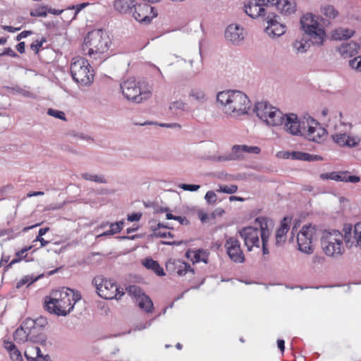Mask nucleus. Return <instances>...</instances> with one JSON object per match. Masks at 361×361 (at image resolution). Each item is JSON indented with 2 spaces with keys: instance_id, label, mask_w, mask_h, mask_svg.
Returning <instances> with one entry per match:
<instances>
[{
  "instance_id": "1",
  "label": "nucleus",
  "mask_w": 361,
  "mask_h": 361,
  "mask_svg": "<svg viewBox=\"0 0 361 361\" xmlns=\"http://www.w3.org/2000/svg\"><path fill=\"white\" fill-rule=\"evenodd\" d=\"M281 124L286 133L290 135H326L328 131L324 124L319 123L309 114L299 116L295 113H283Z\"/></svg>"
},
{
  "instance_id": "2",
  "label": "nucleus",
  "mask_w": 361,
  "mask_h": 361,
  "mask_svg": "<svg viewBox=\"0 0 361 361\" xmlns=\"http://www.w3.org/2000/svg\"><path fill=\"white\" fill-rule=\"evenodd\" d=\"M216 105L225 114L234 118L247 114L251 107L248 97L241 91L233 90L218 92Z\"/></svg>"
},
{
  "instance_id": "3",
  "label": "nucleus",
  "mask_w": 361,
  "mask_h": 361,
  "mask_svg": "<svg viewBox=\"0 0 361 361\" xmlns=\"http://www.w3.org/2000/svg\"><path fill=\"white\" fill-rule=\"evenodd\" d=\"M81 298V294L78 290L68 288L53 290L49 296L44 298V308L51 314L66 316Z\"/></svg>"
},
{
  "instance_id": "4",
  "label": "nucleus",
  "mask_w": 361,
  "mask_h": 361,
  "mask_svg": "<svg viewBox=\"0 0 361 361\" xmlns=\"http://www.w3.org/2000/svg\"><path fill=\"white\" fill-rule=\"evenodd\" d=\"M255 225L259 227V231L257 228L247 226L239 231L240 235L243 239L247 250L251 251L253 247H259L260 235L263 254L267 255L269 254L267 243L271 234L269 226L272 225V221L265 216H259L255 219Z\"/></svg>"
},
{
  "instance_id": "5",
  "label": "nucleus",
  "mask_w": 361,
  "mask_h": 361,
  "mask_svg": "<svg viewBox=\"0 0 361 361\" xmlns=\"http://www.w3.org/2000/svg\"><path fill=\"white\" fill-rule=\"evenodd\" d=\"M110 39L102 30H96L90 32L85 38L82 47L83 51L87 54H103L109 49Z\"/></svg>"
},
{
  "instance_id": "6",
  "label": "nucleus",
  "mask_w": 361,
  "mask_h": 361,
  "mask_svg": "<svg viewBox=\"0 0 361 361\" xmlns=\"http://www.w3.org/2000/svg\"><path fill=\"white\" fill-rule=\"evenodd\" d=\"M300 25L301 29L307 34V37H310L312 44L317 46L323 44L326 32L312 13L305 14L300 18Z\"/></svg>"
},
{
  "instance_id": "7",
  "label": "nucleus",
  "mask_w": 361,
  "mask_h": 361,
  "mask_svg": "<svg viewBox=\"0 0 361 361\" xmlns=\"http://www.w3.org/2000/svg\"><path fill=\"white\" fill-rule=\"evenodd\" d=\"M92 285L97 290L98 295L106 300L120 299L124 292L113 280L99 275L92 279Z\"/></svg>"
},
{
  "instance_id": "8",
  "label": "nucleus",
  "mask_w": 361,
  "mask_h": 361,
  "mask_svg": "<svg viewBox=\"0 0 361 361\" xmlns=\"http://www.w3.org/2000/svg\"><path fill=\"white\" fill-rule=\"evenodd\" d=\"M73 79L82 85H90L94 79V71L88 61L82 57L74 59L70 67Z\"/></svg>"
},
{
  "instance_id": "9",
  "label": "nucleus",
  "mask_w": 361,
  "mask_h": 361,
  "mask_svg": "<svg viewBox=\"0 0 361 361\" xmlns=\"http://www.w3.org/2000/svg\"><path fill=\"white\" fill-rule=\"evenodd\" d=\"M123 96L128 99L137 104L141 103L143 100L147 99L150 95L149 90H144L140 81L134 78H130L120 85Z\"/></svg>"
},
{
  "instance_id": "10",
  "label": "nucleus",
  "mask_w": 361,
  "mask_h": 361,
  "mask_svg": "<svg viewBox=\"0 0 361 361\" xmlns=\"http://www.w3.org/2000/svg\"><path fill=\"white\" fill-rule=\"evenodd\" d=\"M254 111L257 116L271 126H281L283 112L271 106L267 102H260L255 104Z\"/></svg>"
},
{
  "instance_id": "11",
  "label": "nucleus",
  "mask_w": 361,
  "mask_h": 361,
  "mask_svg": "<svg viewBox=\"0 0 361 361\" xmlns=\"http://www.w3.org/2000/svg\"><path fill=\"white\" fill-rule=\"evenodd\" d=\"M343 239H345V235L343 236L338 231L334 230L324 233L321 240L324 253L331 257L341 255L344 250Z\"/></svg>"
},
{
  "instance_id": "12",
  "label": "nucleus",
  "mask_w": 361,
  "mask_h": 361,
  "mask_svg": "<svg viewBox=\"0 0 361 361\" xmlns=\"http://www.w3.org/2000/svg\"><path fill=\"white\" fill-rule=\"evenodd\" d=\"M317 237V229L311 225H305L297 235L298 248L302 252H313V242Z\"/></svg>"
},
{
  "instance_id": "13",
  "label": "nucleus",
  "mask_w": 361,
  "mask_h": 361,
  "mask_svg": "<svg viewBox=\"0 0 361 361\" xmlns=\"http://www.w3.org/2000/svg\"><path fill=\"white\" fill-rule=\"evenodd\" d=\"M157 10L155 7L146 3L135 4L133 12V18L144 24L151 23L152 18L157 17Z\"/></svg>"
},
{
  "instance_id": "14",
  "label": "nucleus",
  "mask_w": 361,
  "mask_h": 361,
  "mask_svg": "<svg viewBox=\"0 0 361 361\" xmlns=\"http://www.w3.org/2000/svg\"><path fill=\"white\" fill-rule=\"evenodd\" d=\"M35 322L30 318L26 319L13 334L14 341L18 343H24L28 341H35L32 336L34 332Z\"/></svg>"
},
{
  "instance_id": "15",
  "label": "nucleus",
  "mask_w": 361,
  "mask_h": 361,
  "mask_svg": "<svg viewBox=\"0 0 361 361\" xmlns=\"http://www.w3.org/2000/svg\"><path fill=\"white\" fill-rule=\"evenodd\" d=\"M224 247L229 258L235 263H243L245 262V255L241 249L240 241L235 237H228L226 238Z\"/></svg>"
},
{
  "instance_id": "16",
  "label": "nucleus",
  "mask_w": 361,
  "mask_h": 361,
  "mask_svg": "<svg viewBox=\"0 0 361 361\" xmlns=\"http://www.w3.org/2000/svg\"><path fill=\"white\" fill-rule=\"evenodd\" d=\"M343 231L347 246L355 243V245L361 248V221L355 224L353 229L350 225L345 226Z\"/></svg>"
},
{
  "instance_id": "17",
  "label": "nucleus",
  "mask_w": 361,
  "mask_h": 361,
  "mask_svg": "<svg viewBox=\"0 0 361 361\" xmlns=\"http://www.w3.org/2000/svg\"><path fill=\"white\" fill-rule=\"evenodd\" d=\"M225 37L233 44H240L245 38L243 27L238 24H230L225 31Z\"/></svg>"
},
{
  "instance_id": "18",
  "label": "nucleus",
  "mask_w": 361,
  "mask_h": 361,
  "mask_svg": "<svg viewBox=\"0 0 361 361\" xmlns=\"http://www.w3.org/2000/svg\"><path fill=\"white\" fill-rule=\"evenodd\" d=\"M279 16L271 14L267 17L268 26L267 27V32L269 35L279 37L286 32V25L281 23Z\"/></svg>"
},
{
  "instance_id": "19",
  "label": "nucleus",
  "mask_w": 361,
  "mask_h": 361,
  "mask_svg": "<svg viewBox=\"0 0 361 361\" xmlns=\"http://www.w3.org/2000/svg\"><path fill=\"white\" fill-rule=\"evenodd\" d=\"M245 13L252 18L264 17L266 15L265 8L262 7L256 1L250 0L244 5Z\"/></svg>"
},
{
  "instance_id": "20",
  "label": "nucleus",
  "mask_w": 361,
  "mask_h": 361,
  "mask_svg": "<svg viewBox=\"0 0 361 361\" xmlns=\"http://www.w3.org/2000/svg\"><path fill=\"white\" fill-rule=\"evenodd\" d=\"M290 222L291 219L288 216H285L281 221L280 226L276 232L275 238L276 245H281L286 242V234L289 231Z\"/></svg>"
},
{
  "instance_id": "21",
  "label": "nucleus",
  "mask_w": 361,
  "mask_h": 361,
  "mask_svg": "<svg viewBox=\"0 0 361 361\" xmlns=\"http://www.w3.org/2000/svg\"><path fill=\"white\" fill-rule=\"evenodd\" d=\"M261 152L259 147L257 146H247L245 145H234L232 147V159H243V152L250 154H258Z\"/></svg>"
},
{
  "instance_id": "22",
  "label": "nucleus",
  "mask_w": 361,
  "mask_h": 361,
  "mask_svg": "<svg viewBox=\"0 0 361 361\" xmlns=\"http://www.w3.org/2000/svg\"><path fill=\"white\" fill-rule=\"evenodd\" d=\"M135 6L134 0H116L114 3L115 10L123 14L132 12Z\"/></svg>"
},
{
  "instance_id": "23",
  "label": "nucleus",
  "mask_w": 361,
  "mask_h": 361,
  "mask_svg": "<svg viewBox=\"0 0 361 361\" xmlns=\"http://www.w3.org/2000/svg\"><path fill=\"white\" fill-rule=\"evenodd\" d=\"M359 45L351 42L349 43H343L338 48L339 53L344 57L353 56L357 54Z\"/></svg>"
},
{
  "instance_id": "24",
  "label": "nucleus",
  "mask_w": 361,
  "mask_h": 361,
  "mask_svg": "<svg viewBox=\"0 0 361 361\" xmlns=\"http://www.w3.org/2000/svg\"><path fill=\"white\" fill-rule=\"evenodd\" d=\"M4 346L8 352L9 356L13 361H23L20 351L13 342L4 341Z\"/></svg>"
},
{
  "instance_id": "25",
  "label": "nucleus",
  "mask_w": 361,
  "mask_h": 361,
  "mask_svg": "<svg viewBox=\"0 0 361 361\" xmlns=\"http://www.w3.org/2000/svg\"><path fill=\"white\" fill-rule=\"evenodd\" d=\"M142 264L145 268L152 270L158 276H161L165 275L164 269L160 267L159 264L151 258L145 259L142 262Z\"/></svg>"
},
{
  "instance_id": "26",
  "label": "nucleus",
  "mask_w": 361,
  "mask_h": 361,
  "mask_svg": "<svg viewBox=\"0 0 361 361\" xmlns=\"http://www.w3.org/2000/svg\"><path fill=\"white\" fill-rule=\"evenodd\" d=\"M335 142L341 146L355 147L360 142V137H332Z\"/></svg>"
},
{
  "instance_id": "27",
  "label": "nucleus",
  "mask_w": 361,
  "mask_h": 361,
  "mask_svg": "<svg viewBox=\"0 0 361 361\" xmlns=\"http://www.w3.org/2000/svg\"><path fill=\"white\" fill-rule=\"evenodd\" d=\"M174 271L180 276H185L187 273L191 272L194 274V270L190 265L185 262L177 260L173 262Z\"/></svg>"
},
{
  "instance_id": "28",
  "label": "nucleus",
  "mask_w": 361,
  "mask_h": 361,
  "mask_svg": "<svg viewBox=\"0 0 361 361\" xmlns=\"http://www.w3.org/2000/svg\"><path fill=\"white\" fill-rule=\"evenodd\" d=\"M281 12L286 15L293 13L296 10L295 3L288 0H280L276 4Z\"/></svg>"
},
{
  "instance_id": "29",
  "label": "nucleus",
  "mask_w": 361,
  "mask_h": 361,
  "mask_svg": "<svg viewBox=\"0 0 361 361\" xmlns=\"http://www.w3.org/2000/svg\"><path fill=\"white\" fill-rule=\"evenodd\" d=\"M354 33L353 30L340 27L334 31L332 37L336 40H345L350 38Z\"/></svg>"
},
{
  "instance_id": "30",
  "label": "nucleus",
  "mask_w": 361,
  "mask_h": 361,
  "mask_svg": "<svg viewBox=\"0 0 361 361\" xmlns=\"http://www.w3.org/2000/svg\"><path fill=\"white\" fill-rule=\"evenodd\" d=\"M189 97L191 100L196 102L198 104H203L208 100L204 91L200 89H193L189 94Z\"/></svg>"
},
{
  "instance_id": "31",
  "label": "nucleus",
  "mask_w": 361,
  "mask_h": 361,
  "mask_svg": "<svg viewBox=\"0 0 361 361\" xmlns=\"http://www.w3.org/2000/svg\"><path fill=\"white\" fill-rule=\"evenodd\" d=\"M41 354L40 348L37 346H28L24 352L27 361H37Z\"/></svg>"
},
{
  "instance_id": "32",
  "label": "nucleus",
  "mask_w": 361,
  "mask_h": 361,
  "mask_svg": "<svg viewBox=\"0 0 361 361\" xmlns=\"http://www.w3.org/2000/svg\"><path fill=\"white\" fill-rule=\"evenodd\" d=\"M138 306L147 312H152L153 310V302L150 298L145 294L137 300Z\"/></svg>"
},
{
  "instance_id": "33",
  "label": "nucleus",
  "mask_w": 361,
  "mask_h": 361,
  "mask_svg": "<svg viewBox=\"0 0 361 361\" xmlns=\"http://www.w3.org/2000/svg\"><path fill=\"white\" fill-rule=\"evenodd\" d=\"M310 43L312 44L310 37H308V38H303L301 40L296 39L293 42V47L298 53H305L310 48Z\"/></svg>"
},
{
  "instance_id": "34",
  "label": "nucleus",
  "mask_w": 361,
  "mask_h": 361,
  "mask_svg": "<svg viewBox=\"0 0 361 361\" xmlns=\"http://www.w3.org/2000/svg\"><path fill=\"white\" fill-rule=\"evenodd\" d=\"M348 171H339L337 173L336 181L358 183L360 178L357 176H350Z\"/></svg>"
},
{
  "instance_id": "35",
  "label": "nucleus",
  "mask_w": 361,
  "mask_h": 361,
  "mask_svg": "<svg viewBox=\"0 0 361 361\" xmlns=\"http://www.w3.org/2000/svg\"><path fill=\"white\" fill-rule=\"evenodd\" d=\"M321 13L328 19H334L338 14L337 10L331 5H324L321 7Z\"/></svg>"
},
{
  "instance_id": "36",
  "label": "nucleus",
  "mask_w": 361,
  "mask_h": 361,
  "mask_svg": "<svg viewBox=\"0 0 361 361\" xmlns=\"http://www.w3.org/2000/svg\"><path fill=\"white\" fill-rule=\"evenodd\" d=\"M208 255L209 254L207 252L202 250H197L193 252L192 261L193 263H197L200 262L207 263L208 259Z\"/></svg>"
},
{
  "instance_id": "37",
  "label": "nucleus",
  "mask_w": 361,
  "mask_h": 361,
  "mask_svg": "<svg viewBox=\"0 0 361 361\" xmlns=\"http://www.w3.org/2000/svg\"><path fill=\"white\" fill-rule=\"evenodd\" d=\"M47 6L42 5L30 11V15L32 17H46Z\"/></svg>"
},
{
  "instance_id": "38",
  "label": "nucleus",
  "mask_w": 361,
  "mask_h": 361,
  "mask_svg": "<svg viewBox=\"0 0 361 361\" xmlns=\"http://www.w3.org/2000/svg\"><path fill=\"white\" fill-rule=\"evenodd\" d=\"M82 178H84L85 180H91V181H94L96 183H106V180L103 176L93 175V174L87 173H82Z\"/></svg>"
},
{
  "instance_id": "39",
  "label": "nucleus",
  "mask_w": 361,
  "mask_h": 361,
  "mask_svg": "<svg viewBox=\"0 0 361 361\" xmlns=\"http://www.w3.org/2000/svg\"><path fill=\"white\" fill-rule=\"evenodd\" d=\"M90 4L89 2H84L82 4H79L77 5H73L71 6H69L68 9L69 10H75L74 15L72 18V20H75L77 17V15L78 13L82 10L83 8H86L87 6H89Z\"/></svg>"
},
{
  "instance_id": "40",
  "label": "nucleus",
  "mask_w": 361,
  "mask_h": 361,
  "mask_svg": "<svg viewBox=\"0 0 361 361\" xmlns=\"http://www.w3.org/2000/svg\"><path fill=\"white\" fill-rule=\"evenodd\" d=\"M238 190V186L236 185H221L217 192H221L226 194H233Z\"/></svg>"
},
{
  "instance_id": "41",
  "label": "nucleus",
  "mask_w": 361,
  "mask_h": 361,
  "mask_svg": "<svg viewBox=\"0 0 361 361\" xmlns=\"http://www.w3.org/2000/svg\"><path fill=\"white\" fill-rule=\"evenodd\" d=\"M35 281L36 279H33L31 276H25L16 283V288H20L24 285H27V286H29Z\"/></svg>"
},
{
  "instance_id": "42",
  "label": "nucleus",
  "mask_w": 361,
  "mask_h": 361,
  "mask_svg": "<svg viewBox=\"0 0 361 361\" xmlns=\"http://www.w3.org/2000/svg\"><path fill=\"white\" fill-rule=\"evenodd\" d=\"M127 290L130 295H132L137 298V300L142 296V294H144L142 293L141 288L137 286H130Z\"/></svg>"
},
{
  "instance_id": "43",
  "label": "nucleus",
  "mask_w": 361,
  "mask_h": 361,
  "mask_svg": "<svg viewBox=\"0 0 361 361\" xmlns=\"http://www.w3.org/2000/svg\"><path fill=\"white\" fill-rule=\"evenodd\" d=\"M47 42V39L45 37H42L40 40H35L34 41L31 45L30 49L35 51V54H38L39 49L42 47L43 44Z\"/></svg>"
},
{
  "instance_id": "44",
  "label": "nucleus",
  "mask_w": 361,
  "mask_h": 361,
  "mask_svg": "<svg viewBox=\"0 0 361 361\" xmlns=\"http://www.w3.org/2000/svg\"><path fill=\"white\" fill-rule=\"evenodd\" d=\"M310 157V154L301 152H292V154H291L292 159L308 161Z\"/></svg>"
},
{
  "instance_id": "45",
  "label": "nucleus",
  "mask_w": 361,
  "mask_h": 361,
  "mask_svg": "<svg viewBox=\"0 0 361 361\" xmlns=\"http://www.w3.org/2000/svg\"><path fill=\"white\" fill-rule=\"evenodd\" d=\"M161 227L165 228L161 224H158V228L155 229L154 231V233L156 236L161 237V238H167V237L172 238L173 237V235L170 231H161L160 230V228Z\"/></svg>"
},
{
  "instance_id": "46",
  "label": "nucleus",
  "mask_w": 361,
  "mask_h": 361,
  "mask_svg": "<svg viewBox=\"0 0 361 361\" xmlns=\"http://www.w3.org/2000/svg\"><path fill=\"white\" fill-rule=\"evenodd\" d=\"M349 66L357 71L361 72V56L349 61Z\"/></svg>"
},
{
  "instance_id": "47",
  "label": "nucleus",
  "mask_w": 361,
  "mask_h": 361,
  "mask_svg": "<svg viewBox=\"0 0 361 361\" xmlns=\"http://www.w3.org/2000/svg\"><path fill=\"white\" fill-rule=\"evenodd\" d=\"M32 249V246H25L20 250L17 251L15 255L16 257L20 258V260L25 259L27 256V252L31 250Z\"/></svg>"
},
{
  "instance_id": "48",
  "label": "nucleus",
  "mask_w": 361,
  "mask_h": 361,
  "mask_svg": "<svg viewBox=\"0 0 361 361\" xmlns=\"http://www.w3.org/2000/svg\"><path fill=\"white\" fill-rule=\"evenodd\" d=\"M123 224H124L123 221H120L116 223L111 224H110L111 232L114 233V234L120 233L121 231L123 229Z\"/></svg>"
},
{
  "instance_id": "49",
  "label": "nucleus",
  "mask_w": 361,
  "mask_h": 361,
  "mask_svg": "<svg viewBox=\"0 0 361 361\" xmlns=\"http://www.w3.org/2000/svg\"><path fill=\"white\" fill-rule=\"evenodd\" d=\"M47 114L51 116L59 118L61 120L66 119L65 114L61 111H59V110H56V109H49Z\"/></svg>"
},
{
  "instance_id": "50",
  "label": "nucleus",
  "mask_w": 361,
  "mask_h": 361,
  "mask_svg": "<svg viewBox=\"0 0 361 361\" xmlns=\"http://www.w3.org/2000/svg\"><path fill=\"white\" fill-rule=\"evenodd\" d=\"M159 126L161 127H166L173 130L172 132H169V133H178L180 130V126L178 123H160Z\"/></svg>"
},
{
  "instance_id": "51",
  "label": "nucleus",
  "mask_w": 361,
  "mask_h": 361,
  "mask_svg": "<svg viewBox=\"0 0 361 361\" xmlns=\"http://www.w3.org/2000/svg\"><path fill=\"white\" fill-rule=\"evenodd\" d=\"M205 200L209 204H214L217 200V197L214 192L210 190L206 193Z\"/></svg>"
},
{
  "instance_id": "52",
  "label": "nucleus",
  "mask_w": 361,
  "mask_h": 361,
  "mask_svg": "<svg viewBox=\"0 0 361 361\" xmlns=\"http://www.w3.org/2000/svg\"><path fill=\"white\" fill-rule=\"evenodd\" d=\"M337 173L338 172L322 173L320 175V178L322 180L330 179V180H334L336 181Z\"/></svg>"
},
{
  "instance_id": "53",
  "label": "nucleus",
  "mask_w": 361,
  "mask_h": 361,
  "mask_svg": "<svg viewBox=\"0 0 361 361\" xmlns=\"http://www.w3.org/2000/svg\"><path fill=\"white\" fill-rule=\"evenodd\" d=\"M4 55L13 58L18 57V55L11 47L5 48L4 51L2 53H0V57Z\"/></svg>"
},
{
  "instance_id": "54",
  "label": "nucleus",
  "mask_w": 361,
  "mask_h": 361,
  "mask_svg": "<svg viewBox=\"0 0 361 361\" xmlns=\"http://www.w3.org/2000/svg\"><path fill=\"white\" fill-rule=\"evenodd\" d=\"M180 188L184 190L196 191L200 188V186L199 185L182 184L180 185Z\"/></svg>"
},
{
  "instance_id": "55",
  "label": "nucleus",
  "mask_w": 361,
  "mask_h": 361,
  "mask_svg": "<svg viewBox=\"0 0 361 361\" xmlns=\"http://www.w3.org/2000/svg\"><path fill=\"white\" fill-rule=\"evenodd\" d=\"M37 242H39L40 245L38 247H37L35 250H34L33 251H35L37 250V249L39 248H42L44 246H46L48 243H49V241L47 240H45L42 236H41L39 238V235H37L36 237V238L32 241V243H37Z\"/></svg>"
},
{
  "instance_id": "56",
  "label": "nucleus",
  "mask_w": 361,
  "mask_h": 361,
  "mask_svg": "<svg viewBox=\"0 0 361 361\" xmlns=\"http://www.w3.org/2000/svg\"><path fill=\"white\" fill-rule=\"evenodd\" d=\"M142 216V214L140 213H133L131 214L128 215V220L129 221H137L140 219Z\"/></svg>"
},
{
  "instance_id": "57",
  "label": "nucleus",
  "mask_w": 361,
  "mask_h": 361,
  "mask_svg": "<svg viewBox=\"0 0 361 361\" xmlns=\"http://www.w3.org/2000/svg\"><path fill=\"white\" fill-rule=\"evenodd\" d=\"M292 152L286 151H280L277 152L276 157L279 159H289L291 158Z\"/></svg>"
},
{
  "instance_id": "58",
  "label": "nucleus",
  "mask_w": 361,
  "mask_h": 361,
  "mask_svg": "<svg viewBox=\"0 0 361 361\" xmlns=\"http://www.w3.org/2000/svg\"><path fill=\"white\" fill-rule=\"evenodd\" d=\"M32 35V32L30 30H24L21 32L19 35L16 36V39L17 41H20L23 38H25L30 35Z\"/></svg>"
},
{
  "instance_id": "59",
  "label": "nucleus",
  "mask_w": 361,
  "mask_h": 361,
  "mask_svg": "<svg viewBox=\"0 0 361 361\" xmlns=\"http://www.w3.org/2000/svg\"><path fill=\"white\" fill-rule=\"evenodd\" d=\"M3 29L6 31L13 33V32H16L20 30V27H14L13 26H10V25H4L3 27Z\"/></svg>"
},
{
  "instance_id": "60",
  "label": "nucleus",
  "mask_w": 361,
  "mask_h": 361,
  "mask_svg": "<svg viewBox=\"0 0 361 361\" xmlns=\"http://www.w3.org/2000/svg\"><path fill=\"white\" fill-rule=\"evenodd\" d=\"M63 12V9H62V10H56V9H55V8H49V7L47 6V13H51V14L58 16V15H59V14L62 13Z\"/></svg>"
},
{
  "instance_id": "61",
  "label": "nucleus",
  "mask_w": 361,
  "mask_h": 361,
  "mask_svg": "<svg viewBox=\"0 0 361 361\" xmlns=\"http://www.w3.org/2000/svg\"><path fill=\"white\" fill-rule=\"evenodd\" d=\"M25 42H20L16 45V49L19 53L23 54L25 52Z\"/></svg>"
},
{
  "instance_id": "62",
  "label": "nucleus",
  "mask_w": 361,
  "mask_h": 361,
  "mask_svg": "<svg viewBox=\"0 0 361 361\" xmlns=\"http://www.w3.org/2000/svg\"><path fill=\"white\" fill-rule=\"evenodd\" d=\"M176 220L178 221L182 225H188L189 224V221L185 216H177Z\"/></svg>"
},
{
  "instance_id": "63",
  "label": "nucleus",
  "mask_w": 361,
  "mask_h": 361,
  "mask_svg": "<svg viewBox=\"0 0 361 361\" xmlns=\"http://www.w3.org/2000/svg\"><path fill=\"white\" fill-rule=\"evenodd\" d=\"M277 345H278V348L280 349L281 353H283L284 349H285V341L282 339H279L277 341Z\"/></svg>"
},
{
  "instance_id": "64",
  "label": "nucleus",
  "mask_w": 361,
  "mask_h": 361,
  "mask_svg": "<svg viewBox=\"0 0 361 361\" xmlns=\"http://www.w3.org/2000/svg\"><path fill=\"white\" fill-rule=\"evenodd\" d=\"M37 361H51V359L49 355H43L42 353L40 354L39 359H37Z\"/></svg>"
}]
</instances>
